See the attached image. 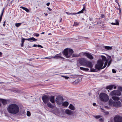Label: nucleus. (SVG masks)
Segmentation results:
<instances>
[{
	"label": "nucleus",
	"mask_w": 122,
	"mask_h": 122,
	"mask_svg": "<svg viewBox=\"0 0 122 122\" xmlns=\"http://www.w3.org/2000/svg\"><path fill=\"white\" fill-rule=\"evenodd\" d=\"M112 98L114 100L113 101L112 99H110L108 102L109 105L111 106H112L113 107L116 108H119L122 106V104L121 102L119 100L120 98L117 97H112Z\"/></svg>",
	"instance_id": "nucleus-1"
},
{
	"label": "nucleus",
	"mask_w": 122,
	"mask_h": 122,
	"mask_svg": "<svg viewBox=\"0 0 122 122\" xmlns=\"http://www.w3.org/2000/svg\"><path fill=\"white\" fill-rule=\"evenodd\" d=\"M19 110L18 106L15 103L9 105L7 108L8 111L11 114H16L19 112Z\"/></svg>",
	"instance_id": "nucleus-2"
},
{
	"label": "nucleus",
	"mask_w": 122,
	"mask_h": 122,
	"mask_svg": "<svg viewBox=\"0 0 122 122\" xmlns=\"http://www.w3.org/2000/svg\"><path fill=\"white\" fill-rule=\"evenodd\" d=\"M73 53V51L72 49L68 48L65 49L62 52L63 54L67 58H70Z\"/></svg>",
	"instance_id": "nucleus-3"
},
{
	"label": "nucleus",
	"mask_w": 122,
	"mask_h": 122,
	"mask_svg": "<svg viewBox=\"0 0 122 122\" xmlns=\"http://www.w3.org/2000/svg\"><path fill=\"white\" fill-rule=\"evenodd\" d=\"M99 97L101 100L103 102H107L109 99V97L108 95L103 93H100Z\"/></svg>",
	"instance_id": "nucleus-4"
},
{
	"label": "nucleus",
	"mask_w": 122,
	"mask_h": 122,
	"mask_svg": "<svg viewBox=\"0 0 122 122\" xmlns=\"http://www.w3.org/2000/svg\"><path fill=\"white\" fill-rule=\"evenodd\" d=\"M103 64V62L101 60H99L97 61V64L95 65V68L98 70L101 69Z\"/></svg>",
	"instance_id": "nucleus-5"
},
{
	"label": "nucleus",
	"mask_w": 122,
	"mask_h": 122,
	"mask_svg": "<svg viewBox=\"0 0 122 122\" xmlns=\"http://www.w3.org/2000/svg\"><path fill=\"white\" fill-rule=\"evenodd\" d=\"M121 94V92L118 90H113L110 93V96L112 97H116L115 96L119 97L120 96Z\"/></svg>",
	"instance_id": "nucleus-6"
},
{
	"label": "nucleus",
	"mask_w": 122,
	"mask_h": 122,
	"mask_svg": "<svg viewBox=\"0 0 122 122\" xmlns=\"http://www.w3.org/2000/svg\"><path fill=\"white\" fill-rule=\"evenodd\" d=\"M63 101V97L61 96H59L57 97L55 100L56 103L59 105L61 104L62 103Z\"/></svg>",
	"instance_id": "nucleus-7"
},
{
	"label": "nucleus",
	"mask_w": 122,
	"mask_h": 122,
	"mask_svg": "<svg viewBox=\"0 0 122 122\" xmlns=\"http://www.w3.org/2000/svg\"><path fill=\"white\" fill-rule=\"evenodd\" d=\"M83 56H86L88 58L92 60L93 58V56L91 54V53H89L87 51L82 52L81 53Z\"/></svg>",
	"instance_id": "nucleus-8"
},
{
	"label": "nucleus",
	"mask_w": 122,
	"mask_h": 122,
	"mask_svg": "<svg viewBox=\"0 0 122 122\" xmlns=\"http://www.w3.org/2000/svg\"><path fill=\"white\" fill-rule=\"evenodd\" d=\"M43 101L45 104L48 102L50 98V97L47 95H44L42 97Z\"/></svg>",
	"instance_id": "nucleus-9"
},
{
	"label": "nucleus",
	"mask_w": 122,
	"mask_h": 122,
	"mask_svg": "<svg viewBox=\"0 0 122 122\" xmlns=\"http://www.w3.org/2000/svg\"><path fill=\"white\" fill-rule=\"evenodd\" d=\"M114 119V122H122V117L118 115L116 116Z\"/></svg>",
	"instance_id": "nucleus-10"
},
{
	"label": "nucleus",
	"mask_w": 122,
	"mask_h": 122,
	"mask_svg": "<svg viewBox=\"0 0 122 122\" xmlns=\"http://www.w3.org/2000/svg\"><path fill=\"white\" fill-rule=\"evenodd\" d=\"M87 61L85 58H81L79 59V61L82 65L85 66Z\"/></svg>",
	"instance_id": "nucleus-11"
},
{
	"label": "nucleus",
	"mask_w": 122,
	"mask_h": 122,
	"mask_svg": "<svg viewBox=\"0 0 122 122\" xmlns=\"http://www.w3.org/2000/svg\"><path fill=\"white\" fill-rule=\"evenodd\" d=\"M61 53H60L59 54L56 55L52 57L54 59H58L61 58L64 60L65 58L61 56Z\"/></svg>",
	"instance_id": "nucleus-12"
},
{
	"label": "nucleus",
	"mask_w": 122,
	"mask_h": 122,
	"mask_svg": "<svg viewBox=\"0 0 122 122\" xmlns=\"http://www.w3.org/2000/svg\"><path fill=\"white\" fill-rule=\"evenodd\" d=\"M85 66L91 68L92 67L93 65L92 62L89 61H87Z\"/></svg>",
	"instance_id": "nucleus-13"
},
{
	"label": "nucleus",
	"mask_w": 122,
	"mask_h": 122,
	"mask_svg": "<svg viewBox=\"0 0 122 122\" xmlns=\"http://www.w3.org/2000/svg\"><path fill=\"white\" fill-rule=\"evenodd\" d=\"M7 101H9V100H6L4 99L0 98V101L1 102L3 105H5L7 104Z\"/></svg>",
	"instance_id": "nucleus-14"
},
{
	"label": "nucleus",
	"mask_w": 122,
	"mask_h": 122,
	"mask_svg": "<svg viewBox=\"0 0 122 122\" xmlns=\"http://www.w3.org/2000/svg\"><path fill=\"white\" fill-rule=\"evenodd\" d=\"M65 112L67 114L71 115L73 114V112L68 109L66 110Z\"/></svg>",
	"instance_id": "nucleus-15"
},
{
	"label": "nucleus",
	"mask_w": 122,
	"mask_h": 122,
	"mask_svg": "<svg viewBox=\"0 0 122 122\" xmlns=\"http://www.w3.org/2000/svg\"><path fill=\"white\" fill-rule=\"evenodd\" d=\"M25 40H27L29 41H30V42H32V41H36L37 40V39L33 37H32L30 38H26L25 39L24 38Z\"/></svg>",
	"instance_id": "nucleus-16"
},
{
	"label": "nucleus",
	"mask_w": 122,
	"mask_h": 122,
	"mask_svg": "<svg viewBox=\"0 0 122 122\" xmlns=\"http://www.w3.org/2000/svg\"><path fill=\"white\" fill-rule=\"evenodd\" d=\"M49 100L52 103H55V98L54 96H51L50 97Z\"/></svg>",
	"instance_id": "nucleus-17"
},
{
	"label": "nucleus",
	"mask_w": 122,
	"mask_h": 122,
	"mask_svg": "<svg viewBox=\"0 0 122 122\" xmlns=\"http://www.w3.org/2000/svg\"><path fill=\"white\" fill-rule=\"evenodd\" d=\"M5 9V8H3V10H2L1 13L0 14V23H1V21L2 19V17L3 16V15L4 13V10Z\"/></svg>",
	"instance_id": "nucleus-18"
},
{
	"label": "nucleus",
	"mask_w": 122,
	"mask_h": 122,
	"mask_svg": "<svg viewBox=\"0 0 122 122\" xmlns=\"http://www.w3.org/2000/svg\"><path fill=\"white\" fill-rule=\"evenodd\" d=\"M114 86V85H109L106 86V89H107L111 90L113 88Z\"/></svg>",
	"instance_id": "nucleus-19"
},
{
	"label": "nucleus",
	"mask_w": 122,
	"mask_h": 122,
	"mask_svg": "<svg viewBox=\"0 0 122 122\" xmlns=\"http://www.w3.org/2000/svg\"><path fill=\"white\" fill-rule=\"evenodd\" d=\"M69 108L72 110H74L75 108L74 107L72 104H70L68 107Z\"/></svg>",
	"instance_id": "nucleus-20"
},
{
	"label": "nucleus",
	"mask_w": 122,
	"mask_h": 122,
	"mask_svg": "<svg viewBox=\"0 0 122 122\" xmlns=\"http://www.w3.org/2000/svg\"><path fill=\"white\" fill-rule=\"evenodd\" d=\"M69 105V103L67 102H64L62 104V106L64 107H67Z\"/></svg>",
	"instance_id": "nucleus-21"
},
{
	"label": "nucleus",
	"mask_w": 122,
	"mask_h": 122,
	"mask_svg": "<svg viewBox=\"0 0 122 122\" xmlns=\"http://www.w3.org/2000/svg\"><path fill=\"white\" fill-rule=\"evenodd\" d=\"M80 68L81 70L84 71H88L89 70V69L87 68L80 67Z\"/></svg>",
	"instance_id": "nucleus-22"
},
{
	"label": "nucleus",
	"mask_w": 122,
	"mask_h": 122,
	"mask_svg": "<svg viewBox=\"0 0 122 122\" xmlns=\"http://www.w3.org/2000/svg\"><path fill=\"white\" fill-rule=\"evenodd\" d=\"M20 8L24 10H25L27 12H29V9L26 7H25L23 6H21Z\"/></svg>",
	"instance_id": "nucleus-23"
},
{
	"label": "nucleus",
	"mask_w": 122,
	"mask_h": 122,
	"mask_svg": "<svg viewBox=\"0 0 122 122\" xmlns=\"http://www.w3.org/2000/svg\"><path fill=\"white\" fill-rule=\"evenodd\" d=\"M102 60L103 61V62L105 61H108L107 60V58L106 57L103 56H101Z\"/></svg>",
	"instance_id": "nucleus-24"
},
{
	"label": "nucleus",
	"mask_w": 122,
	"mask_h": 122,
	"mask_svg": "<svg viewBox=\"0 0 122 122\" xmlns=\"http://www.w3.org/2000/svg\"><path fill=\"white\" fill-rule=\"evenodd\" d=\"M47 105L48 107L50 108H52L53 107V106L50 102L47 103Z\"/></svg>",
	"instance_id": "nucleus-25"
},
{
	"label": "nucleus",
	"mask_w": 122,
	"mask_h": 122,
	"mask_svg": "<svg viewBox=\"0 0 122 122\" xmlns=\"http://www.w3.org/2000/svg\"><path fill=\"white\" fill-rule=\"evenodd\" d=\"M25 40L24 38H22L21 39V47H23L24 46V44L25 42Z\"/></svg>",
	"instance_id": "nucleus-26"
},
{
	"label": "nucleus",
	"mask_w": 122,
	"mask_h": 122,
	"mask_svg": "<svg viewBox=\"0 0 122 122\" xmlns=\"http://www.w3.org/2000/svg\"><path fill=\"white\" fill-rule=\"evenodd\" d=\"M104 48L107 50H111L112 49V47L107 46H104Z\"/></svg>",
	"instance_id": "nucleus-27"
},
{
	"label": "nucleus",
	"mask_w": 122,
	"mask_h": 122,
	"mask_svg": "<svg viewBox=\"0 0 122 122\" xmlns=\"http://www.w3.org/2000/svg\"><path fill=\"white\" fill-rule=\"evenodd\" d=\"M81 53H80L79 55H78L76 54H73L72 55V56L73 57H78L79 56L82 55V54H81Z\"/></svg>",
	"instance_id": "nucleus-28"
},
{
	"label": "nucleus",
	"mask_w": 122,
	"mask_h": 122,
	"mask_svg": "<svg viewBox=\"0 0 122 122\" xmlns=\"http://www.w3.org/2000/svg\"><path fill=\"white\" fill-rule=\"evenodd\" d=\"M108 61H106L104 63V64L103 67L101 69H103L104 68L107 66V63H108Z\"/></svg>",
	"instance_id": "nucleus-29"
},
{
	"label": "nucleus",
	"mask_w": 122,
	"mask_h": 122,
	"mask_svg": "<svg viewBox=\"0 0 122 122\" xmlns=\"http://www.w3.org/2000/svg\"><path fill=\"white\" fill-rule=\"evenodd\" d=\"M21 24V23H16L15 24V25L17 27H18L20 26Z\"/></svg>",
	"instance_id": "nucleus-30"
},
{
	"label": "nucleus",
	"mask_w": 122,
	"mask_h": 122,
	"mask_svg": "<svg viewBox=\"0 0 122 122\" xmlns=\"http://www.w3.org/2000/svg\"><path fill=\"white\" fill-rule=\"evenodd\" d=\"M91 68V71L92 72H96V70L93 68L92 67L90 68Z\"/></svg>",
	"instance_id": "nucleus-31"
},
{
	"label": "nucleus",
	"mask_w": 122,
	"mask_h": 122,
	"mask_svg": "<svg viewBox=\"0 0 122 122\" xmlns=\"http://www.w3.org/2000/svg\"><path fill=\"white\" fill-rule=\"evenodd\" d=\"M68 15H75L77 14V13H70L67 12H66Z\"/></svg>",
	"instance_id": "nucleus-32"
},
{
	"label": "nucleus",
	"mask_w": 122,
	"mask_h": 122,
	"mask_svg": "<svg viewBox=\"0 0 122 122\" xmlns=\"http://www.w3.org/2000/svg\"><path fill=\"white\" fill-rule=\"evenodd\" d=\"M79 22H74L73 25L75 26H77L79 24Z\"/></svg>",
	"instance_id": "nucleus-33"
},
{
	"label": "nucleus",
	"mask_w": 122,
	"mask_h": 122,
	"mask_svg": "<svg viewBox=\"0 0 122 122\" xmlns=\"http://www.w3.org/2000/svg\"><path fill=\"white\" fill-rule=\"evenodd\" d=\"M27 115L29 117L30 116L31 114L30 112L29 111H28L27 112Z\"/></svg>",
	"instance_id": "nucleus-34"
},
{
	"label": "nucleus",
	"mask_w": 122,
	"mask_h": 122,
	"mask_svg": "<svg viewBox=\"0 0 122 122\" xmlns=\"http://www.w3.org/2000/svg\"><path fill=\"white\" fill-rule=\"evenodd\" d=\"M94 117L96 119H98L101 117V116L100 115L95 116Z\"/></svg>",
	"instance_id": "nucleus-35"
},
{
	"label": "nucleus",
	"mask_w": 122,
	"mask_h": 122,
	"mask_svg": "<svg viewBox=\"0 0 122 122\" xmlns=\"http://www.w3.org/2000/svg\"><path fill=\"white\" fill-rule=\"evenodd\" d=\"M112 60H110L108 62V65H107V67H108L110 65L111 63L112 62Z\"/></svg>",
	"instance_id": "nucleus-36"
},
{
	"label": "nucleus",
	"mask_w": 122,
	"mask_h": 122,
	"mask_svg": "<svg viewBox=\"0 0 122 122\" xmlns=\"http://www.w3.org/2000/svg\"><path fill=\"white\" fill-rule=\"evenodd\" d=\"M116 25H119V22L118 20H116Z\"/></svg>",
	"instance_id": "nucleus-37"
},
{
	"label": "nucleus",
	"mask_w": 122,
	"mask_h": 122,
	"mask_svg": "<svg viewBox=\"0 0 122 122\" xmlns=\"http://www.w3.org/2000/svg\"><path fill=\"white\" fill-rule=\"evenodd\" d=\"M34 36H35L36 37H38L39 36V34L38 33H34L33 34Z\"/></svg>",
	"instance_id": "nucleus-38"
},
{
	"label": "nucleus",
	"mask_w": 122,
	"mask_h": 122,
	"mask_svg": "<svg viewBox=\"0 0 122 122\" xmlns=\"http://www.w3.org/2000/svg\"><path fill=\"white\" fill-rule=\"evenodd\" d=\"M118 89L119 91H122V87L121 86H119L118 88Z\"/></svg>",
	"instance_id": "nucleus-39"
},
{
	"label": "nucleus",
	"mask_w": 122,
	"mask_h": 122,
	"mask_svg": "<svg viewBox=\"0 0 122 122\" xmlns=\"http://www.w3.org/2000/svg\"><path fill=\"white\" fill-rule=\"evenodd\" d=\"M117 4H118V5L119 6L118 9H119V13H120L121 12V8H120V5L119 3H117Z\"/></svg>",
	"instance_id": "nucleus-40"
},
{
	"label": "nucleus",
	"mask_w": 122,
	"mask_h": 122,
	"mask_svg": "<svg viewBox=\"0 0 122 122\" xmlns=\"http://www.w3.org/2000/svg\"><path fill=\"white\" fill-rule=\"evenodd\" d=\"M79 79H77L74 82L75 83H79Z\"/></svg>",
	"instance_id": "nucleus-41"
},
{
	"label": "nucleus",
	"mask_w": 122,
	"mask_h": 122,
	"mask_svg": "<svg viewBox=\"0 0 122 122\" xmlns=\"http://www.w3.org/2000/svg\"><path fill=\"white\" fill-rule=\"evenodd\" d=\"M83 12V11L82 10H81L80 11L76 13H77V14H79L80 13H82Z\"/></svg>",
	"instance_id": "nucleus-42"
},
{
	"label": "nucleus",
	"mask_w": 122,
	"mask_h": 122,
	"mask_svg": "<svg viewBox=\"0 0 122 122\" xmlns=\"http://www.w3.org/2000/svg\"><path fill=\"white\" fill-rule=\"evenodd\" d=\"M112 72L113 73H115L116 72V71L114 69H113L112 70Z\"/></svg>",
	"instance_id": "nucleus-43"
},
{
	"label": "nucleus",
	"mask_w": 122,
	"mask_h": 122,
	"mask_svg": "<svg viewBox=\"0 0 122 122\" xmlns=\"http://www.w3.org/2000/svg\"><path fill=\"white\" fill-rule=\"evenodd\" d=\"M99 121L101 122H102L103 121V120L102 118H101L99 119Z\"/></svg>",
	"instance_id": "nucleus-44"
},
{
	"label": "nucleus",
	"mask_w": 122,
	"mask_h": 122,
	"mask_svg": "<svg viewBox=\"0 0 122 122\" xmlns=\"http://www.w3.org/2000/svg\"><path fill=\"white\" fill-rule=\"evenodd\" d=\"M37 46L39 47H41V48H43V46H42L39 45H37Z\"/></svg>",
	"instance_id": "nucleus-45"
},
{
	"label": "nucleus",
	"mask_w": 122,
	"mask_h": 122,
	"mask_svg": "<svg viewBox=\"0 0 122 122\" xmlns=\"http://www.w3.org/2000/svg\"><path fill=\"white\" fill-rule=\"evenodd\" d=\"M89 20L90 21H92L93 20V19L92 17H90L89 18Z\"/></svg>",
	"instance_id": "nucleus-46"
},
{
	"label": "nucleus",
	"mask_w": 122,
	"mask_h": 122,
	"mask_svg": "<svg viewBox=\"0 0 122 122\" xmlns=\"http://www.w3.org/2000/svg\"><path fill=\"white\" fill-rule=\"evenodd\" d=\"M105 113L106 115H108L109 114V112H108V111H106V112H105Z\"/></svg>",
	"instance_id": "nucleus-47"
},
{
	"label": "nucleus",
	"mask_w": 122,
	"mask_h": 122,
	"mask_svg": "<svg viewBox=\"0 0 122 122\" xmlns=\"http://www.w3.org/2000/svg\"><path fill=\"white\" fill-rule=\"evenodd\" d=\"M101 17L102 18H104L105 17V15L103 14H102L101 15Z\"/></svg>",
	"instance_id": "nucleus-48"
},
{
	"label": "nucleus",
	"mask_w": 122,
	"mask_h": 122,
	"mask_svg": "<svg viewBox=\"0 0 122 122\" xmlns=\"http://www.w3.org/2000/svg\"><path fill=\"white\" fill-rule=\"evenodd\" d=\"M5 22H6V20H5L4 22V23H3V25L4 27H5Z\"/></svg>",
	"instance_id": "nucleus-49"
},
{
	"label": "nucleus",
	"mask_w": 122,
	"mask_h": 122,
	"mask_svg": "<svg viewBox=\"0 0 122 122\" xmlns=\"http://www.w3.org/2000/svg\"><path fill=\"white\" fill-rule=\"evenodd\" d=\"M85 9V6H84L83 7L82 9V10L83 11Z\"/></svg>",
	"instance_id": "nucleus-50"
},
{
	"label": "nucleus",
	"mask_w": 122,
	"mask_h": 122,
	"mask_svg": "<svg viewBox=\"0 0 122 122\" xmlns=\"http://www.w3.org/2000/svg\"><path fill=\"white\" fill-rule=\"evenodd\" d=\"M64 78H65V79H67L69 78V77L68 76H65Z\"/></svg>",
	"instance_id": "nucleus-51"
},
{
	"label": "nucleus",
	"mask_w": 122,
	"mask_h": 122,
	"mask_svg": "<svg viewBox=\"0 0 122 122\" xmlns=\"http://www.w3.org/2000/svg\"><path fill=\"white\" fill-rule=\"evenodd\" d=\"M50 3H49V2H48L46 4V5L47 6H49V5H50Z\"/></svg>",
	"instance_id": "nucleus-52"
},
{
	"label": "nucleus",
	"mask_w": 122,
	"mask_h": 122,
	"mask_svg": "<svg viewBox=\"0 0 122 122\" xmlns=\"http://www.w3.org/2000/svg\"><path fill=\"white\" fill-rule=\"evenodd\" d=\"M93 106H96V103H93Z\"/></svg>",
	"instance_id": "nucleus-53"
},
{
	"label": "nucleus",
	"mask_w": 122,
	"mask_h": 122,
	"mask_svg": "<svg viewBox=\"0 0 122 122\" xmlns=\"http://www.w3.org/2000/svg\"><path fill=\"white\" fill-rule=\"evenodd\" d=\"M37 46V45L36 44H34L33 46V47H36Z\"/></svg>",
	"instance_id": "nucleus-54"
},
{
	"label": "nucleus",
	"mask_w": 122,
	"mask_h": 122,
	"mask_svg": "<svg viewBox=\"0 0 122 122\" xmlns=\"http://www.w3.org/2000/svg\"><path fill=\"white\" fill-rule=\"evenodd\" d=\"M111 24L112 25H116V23H114L112 22L111 23Z\"/></svg>",
	"instance_id": "nucleus-55"
},
{
	"label": "nucleus",
	"mask_w": 122,
	"mask_h": 122,
	"mask_svg": "<svg viewBox=\"0 0 122 122\" xmlns=\"http://www.w3.org/2000/svg\"><path fill=\"white\" fill-rule=\"evenodd\" d=\"M48 10H49V11H51L52 10V9H51L50 8H48Z\"/></svg>",
	"instance_id": "nucleus-56"
},
{
	"label": "nucleus",
	"mask_w": 122,
	"mask_h": 122,
	"mask_svg": "<svg viewBox=\"0 0 122 122\" xmlns=\"http://www.w3.org/2000/svg\"><path fill=\"white\" fill-rule=\"evenodd\" d=\"M45 59H50V58L48 57H46L45 58Z\"/></svg>",
	"instance_id": "nucleus-57"
},
{
	"label": "nucleus",
	"mask_w": 122,
	"mask_h": 122,
	"mask_svg": "<svg viewBox=\"0 0 122 122\" xmlns=\"http://www.w3.org/2000/svg\"><path fill=\"white\" fill-rule=\"evenodd\" d=\"M2 53L1 52H0V57H1V56H2Z\"/></svg>",
	"instance_id": "nucleus-58"
},
{
	"label": "nucleus",
	"mask_w": 122,
	"mask_h": 122,
	"mask_svg": "<svg viewBox=\"0 0 122 122\" xmlns=\"http://www.w3.org/2000/svg\"><path fill=\"white\" fill-rule=\"evenodd\" d=\"M44 14H45V16H47L48 15V14L47 13H44Z\"/></svg>",
	"instance_id": "nucleus-59"
},
{
	"label": "nucleus",
	"mask_w": 122,
	"mask_h": 122,
	"mask_svg": "<svg viewBox=\"0 0 122 122\" xmlns=\"http://www.w3.org/2000/svg\"><path fill=\"white\" fill-rule=\"evenodd\" d=\"M115 2L116 3H118V1L117 0H115Z\"/></svg>",
	"instance_id": "nucleus-60"
},
{
	"label": "nucleus",
	"mask_w": 122,
	"mask_h": 122,
	"mask_svg": "<svg viewBox=\"0 0 122 122\" xmlns=\"http://www.w3.org/2000/svg\"><path fill=\"white\" fill-rule=\"evenodd\" d=\"M114 89H116V86H115L113 87Z\"/></svg>",
	"instance_id": "nucleus-61"
},
{
	"label": "nucleus",
	"mask_w": 122,
	"mask_h": 122,
	"mask_svg": "<svg viewBox=\"0 0 122 122\" xmlns=\"http://www.w3.org/2000/svg\"><path fill=\"white\" fill-rule=\"evenodd\" d=\"M32 59H29V61H31L32 60Z\"/></svg>",
	"instance_id": "nucleus-62"
},
{
	"label": "nucleus",
	"mask_w": 122,
	"mask_h": 122,
	"mask_svg": "<svg viewBox=\"0 0 122 122\" xmlns=\"http://www.w3.org/2000/svg\"><path fill=\"white\" fill-rule=\"evenodd\" d=\"M45 33V32H42L41 33V34H44Z\"/></svg>",
	"instance_id": "nucleus-63"
},
{
	"label": "nucleus",
	"mask_w": 122,
	"mask_h": 122,
	"mask_svg": "<svg viewBox=\"0 0 122 122\" xmlns=\"http://www.w3.org/2000/svg\"><path fill=\"white\" fill-rule=\"evenodd\" d=\"M61 76L62 77H64H64L65 76H63V75H62V76Z\"/></svg>",
	"instance_id": "nucleus-64"
}]
</instances>
